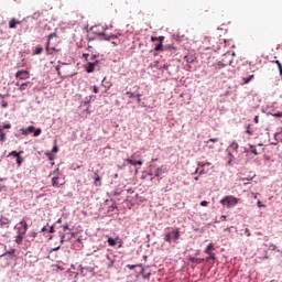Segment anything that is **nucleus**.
Instances as JSON below:
<instances>
[{
    "label": "nucleus",
    "instance_id": "1",
    "mask_svg": "<svg viewBox=\"0 0 282 282\" xmlns=\"http://www.w3.org/2000/svg\"><path fill=\"white\" fill-rule=\"evenodd\" d=\"M63 232H59V241L63 243L64 241H70V239H74V232H72V229H69V225L62 226Z\"/></svg>",
    "mask_w": 282,
    "mask_h": 282
},
{
    "label": "nucleus",
    "instance_id": "2",
    "mask_svg": "<svg viewBox=\"0 0 282 282\" xmlns=\"http://www.w3.org/2000/svg\"><path fill=\"white\" fill-rule=\"evenodd\" d=\"M220 204L223 206H226V208H235L239 204V198L235 196H225L221 200Z\"/></svg>",
    "mask_w": 282,
    "mask_h": 282
},
{
    "label": "nucleus",
    "instance_id": "3",
    "mask_svg": "<svg viewBox=\"0 0 282 282\" xmlns=\"http://www.w3.org/2000/svg\"><path fill=\"white\" fill-rule=\"evenodd\" d=\"M177 239H180V229H174L164 236L166 243H172V241H177Z\"/></svg>",
    "mask_w": 282,
    "mask_h": 282
},
{
    "label": "nucleus",
    "instance_id": "4",
    "mask_svg": "<svg viewBox=\"0 0 282 282\" xmlns=\"http://www.w3.org/2000/svg\"><path fill=\"white\" fill-rule=\"evenodd\" d=\"M51 175H53L52 177V186L54 188H61V186H63V183H61V177L58 175H61V170L56 169L55 171H53V173H51Z\"/></svg>",
    "mask_w": 282,
    "mask_h": 282
},
{
    "label": "nucleus",
    "instance_id": "5",
    "mask_svg": "<svg viewBox=\"0 0 282 282\" xmlns=\"http://www.w3.org/2000/svg\"><path fill=\"white\" fill-rule=\"evenodd\" d=\"M215 246L213 243H209L205 249V254H208L207 258H205V261H215V252H213Z\"/></svg>",
    "mask_w": 282,
    "mask_h": 282
},
{
    "label": "nucleus",
    "instance_id": "6",
    "mask_svg": "<svg viewBox=\"0 0 282 282\" xmlns=\"http://www.w3.org/2000/svg\"><path fill=\"white\" fill-rule=\"evenodd\" d=\"M18 235H26L28 232V220H25V217L21 219L18 227Z\"/></svg>",
    "mask_w": 282,
    "mask_h": 282
},
{
    "label": "nucleus",
    "instance_id": "7",
    "mask_svg": "<svg viewBox=\"0 0 282 282\" xmlns=\"http://www.w3.org/2000/svg\"><path fill=\"white\" fill-rule=\"evenodd\" d=\"M54 36L56 37V33H51L48 36H47V43H46V52L48 54H52L53 52H56V47L52 46V39H54Z\"/></svg>",
    "mask_w": 282,
    "mask_h": 282
},
{
    "label": "nucleus",
    "instance_id": "8",
    "mask_svg": "<svg viewBox=\"0 0 282 282\" xmlns=\"http://www.w3.org/2000/svg\"><path fill=\"white\" fill-rule=\"evenodd\" d=\"M15 78L19 80H28L30 78V72L21 69L15 73Z\"/></svg>",
    "mask_w": 282,
    "mask_h": 282
},
{
    "label": "nucleus",
    "instance_id": "9",
    "mask_svg": "<svg viewBox=\"0 0 282 282\" xmlns=\"http://www.w3.org/2000/svg\"><path fill=\"white\" fill-rule=\"evenodd\" d=\"M228 58V55H225V58H223L221 62H218V69H221V67H227V65H232V59L226 61Z\"/></svg>",
    "mask_w": 282,
    "mask_h": 282
},
{
    "label": "nucleus",
    "instance_id": "10",
    "mask_svg": "<svg viewBox=\"0 0 282 282\" xmlns=\"http://www.w3.org/2000/svg\"><path fill=\"white\" fill-rule=\"evenodd\" d=\"M96 65H98V61L88 62V66L86 68L87 74H91L94 72V69H96Z\"/></svg>",
    "mask_w": 282,
    "mask_h": 282
},
{
    "label": "nucleus",
    "instance_id": "11",
    "mask_svg": "<svg viewBox=\"0 0 282 282\" xmlns=\"http://www.w3.org/2000/svg\"><path fill=\"white\" fill-rule=\"evenodd\" d=\"M17 25H21V21L17 20L14 18L9 21L10 30H14V28H17Z\"/></svg>",
    "mask_w": 282,
    "mask_h": 282
},
{
    "label": "nucleus",
    "instance_id": "12",
    "mask_svg": "<svg viewBox=\"0 0 282 282\" xmlns=\"http://www.w3.org/2000/svg\"><path fill=\"white\" fill-rule=\"evenodd\" d=\"M55 69L61 78H67L68 76H72V74L61 70V66H56Z\"/></svg>",
    "mask_w": 282,
    "mask_h": 282
},
{
    "label": "nucleus",
    "instance_id": "13",
    "mask_svg": "<svg viewBox=\"0 0 282 282\" xmlns=\"http://www.w3.org/2000/svg\"><path fill=\"white\" fill-rule=\"evenodd\" d=\"M111 82L107 80V77H105L101 82V87H105V89H111Z\"/></svg>",
    "mask_w": 282,
    "mask_h": 282
},
{
    "label": "nucleus",
    "instance_id": "14",
    "mask_svg": "<svg viewBox=\"0 0 282 282\" xmlns=\"http://www.w3.org/2000/svg\"><path fill=\"white\" fill-rule=\"evenodd\" d=\"M126 162H128V164H131L132 166H142V161H134L132 159H127Z\"/></svg>",
    "mask_w": 282,
    "mask_h": 282
},
{
    "label": "nucleus",
    "instance_id": "15",
    "mask_svg": "<svg viewBox=\"0 0 282 282\" xmlns=\"http://www.w3.org/2000/svg\"><path fill=\"white\" fill-rule=\"evenodd\" d=\"M15 85L17 87H19V91H25V88L28 87V85H30V82L23 83L21 85L17 83Z\"/></svg>",
    "mask_w": 282,
    "mask_h": 282
},
{
    "label": "nucleus",
    "instance_id": "16",
    "mask_svg": "<svg viewBox=\"0 0 282 282\" xmlns=\"http://www.w3.org/2000/svg\"><path fill=\"white\" fill-rule=\"evenodd\" d=\"M24 237H25V234H18L15 237V243H19V245L22 243Z\"/></svg>",
    "mask_w": 282,
    "mask_h": 282
},
{
    "label": "nucleus",
    "instance_id": "17",
    "mask_svg": "<svg viewBox=\"0 0 282 282\" xmlns=\"http://www.w3.org/2000/svg\"><path fill=\"white\" fill-rule=\"evenodd\" d=\"M141 274L143 279H147V280L151 279V272H147L142 267H141Z\"/></svg>",
    "mask_w": 282,
    "mask_h": 282
},
{
    "label": "nucleus",
    "instance_id": "18",
    "mask_svg": "<svg viewBox=\"0 0 282 282\" xmlns=\"http://www.w3.org/2000/svg\"><path fill=\"white\" fill-rule=\"evenodd\" d=\"M189 261H191L192 263H197V264H199V263H204V261H206V259H204V258H191Z\"/></svg>",
    "mask_w": 282,
    "mask_h": 282
},
{
    "label": "nucleus",
    "instance_id": "19",
    "mask_svg": "<svg viewBox=\"0 0 282 282\" xmlns=\"http://www.w3.org/2000/svg\"><path fill=\"white\" fill-rule=\"evenodd\" d=\"M184 58L186 59L187 67H191V64L195 63V57L194 56L186 55Z\"/></svg>",
    "mask_w": 282,
    "mask_h": 282
},
{
    "label": "nucleus",
    "instance_id": "20",
    "mask_svg": "<svg viewBox=\"0 0 282 282\" xmlns=\"http://www.w3.org/2000/svg\"><path fill=\"white\" fill-rule=\"evenodd\" d=\"M107 259H108V264H107V268L108 269H111V268H113V264L116 263V260H113V259H111L110 257H109V254H107Z\"/></svg>",
    "mask_w": 282,
    "mask_h": 282
},
{
    "label": "nucleus",
    "instance_id": "21",
    "mask_svg": "<svg viewBox=\"0 0 282 282\" xmlns=\"http://www.w3.org/2000/svg\"><path fill=\"white\" fill-rule=\"evenodd\" d=\"M254 78V75H249L248 77H243V85H248V83H250L252 79Z\"/></svg>",
    "mask_w": 282,
    "mask_h": 282
},
{
    "label": "nucleus",
    "instance_id": "22",
    "mask_svg": "<svg viewBox=\"0 0 282 282\" xmlns=\"http://www.w3.org/2000/svg\"><path fill=\"white\" fill-rule=\"evenodd\" d=\"M21 131H26V133H34L35 128L34 126H29L28 128L21 129Z\"/></svg>",
    "mask_w": 282,
    "mask_h": 282
},
{
    "label": "nucleus",
    "instance_id": "23",
    "mask_svg": "<svg viewBox=\"0 0 282 282\" xmlns=\"http://www.w3.org/2000/svg\"><path fill=\"white\" fill-rule=\"evenodd\" d=\"M197 164L198 166H200V169H206V166H213V163L210 162H198Z\"/></svg>",
    "mask_w": 282,
    "mask_h": 282
},
{
    "label": "nucleus",
    "instance_id": "24",
    "mask_svg": "<svg viewBox=\"0 0 282 282\" xmlns=\"http://www.w3.org/2000/svg\"><path fill=\"white\" fill-rule=\"evenodd\" d=\"M155 52H163L164 51V46L162 45V42H160L159 44L155 45L154 47Z\"/></svg>",
    "mask_w": 282,
    "mask_h": 282
},
{
    "label": "nucleus",
    "instance_id": "25",
    "mask_svg": "<svg viewBox=\"0 0 282 282\" xmlns=\"http://www.w3.org/2000/svg\"><path fill=\"white\" fill-rule=\"evenodd\" d=\"M0 142H6V132L0 128Z\"/></svg>",
    "mask_w": 282,
    "mask_h": 282
},
{
    "label": "nucleus",
    "instance_id": "26",
    "mask_svg": "<svg viewBox=\"0 0 282 282\" xmlns=\"http://www.w3.org/2000/svg\"><path fill=\"white\" fill-rule=\"evenodd\" d=\"M98 182H100V175H98V173H95V186H100V183L98 184Z\"/></svg>",
    "mask_w": 282,
    "mask_h": 282
},
{
    "label": "nucleus",
    "instance_id": "27",
    "mask_svg": "<svg viewBox=\"0 0 282 282\" xmlns=\"http://www.w3.org/2000/svg\"><path fill=\"white\" fill-rule=\"evenodd\" d=\"M142 268V264H140V265H138V264H128L127 265V268L129 269V270H135V268Z\"/></svg>",
    "mask_w": 282,
    "mask_h": 282
},
{
    "label": "nucleus",
    "instance_id": "28",
    "mask_svg": "<svg viewBox=\"0 0 282 282\" xmlns=\"http://www.w3.org/2000/svg\"><path fill=\"white\" fill-rule=\"evenodd\" d=\"M34 54L39 55V54H43V48L41 46H36Z\"/></svg>",
    "mask_w": 282,
    "mask_h": 282
},
{
    "label": "nucleus",
    "instance_id": "29",
    "mask_svg": "<svg viewBox=\"0 0 282 282\" xmlns=\"http://www.w3.org/2000/svg\"><path fill=\"white\" fill-rule=\"evenodd\" d=\"M116 239H113V238H111V237H109L108 238V246H116Z\"/></svg>",
    "mask_w": 282,
    "mask_h": 282
},
{
    "label": "nucleus",
    "instance_id": "30",
    "mask_svg": "<svg viewBox=\"0 0 282 282\" xmlns=\"http://www.w3.org/2000/svg\"><path fill=\"white\" fill-rule=\"evenodd\" d=\"M17 164L18 166H21V164H23V158L20 156H17Z\"/></svg>",
    "mask_w": 282,
    "mask_h": 282
},
{
    "label": "nucleus",
    "instance_id": "31",
    "mask_svg": "<svg viewBox=\"0 0 282 282\" xmlns=\"http://www.w3.org/2000/svg\"><path fill=\"white\" fill-rule=\"evenodd\" d=\"M126 94H127L128 98H135V95H137L138 93L127 91Z\"/></svg>",
    "mask_w": 282,
    "mask_h": 282
},
{
    "label": "nucleus",
    "instance_id": "32",
    "mask_svg": "<svg viewBox=\"0 0 282 282\" xmlns=\"http://www.w3.org/2000/svg\"><path fill=\"white\" fill-rule=\"evenodd\" d=\"M41 128H37V129H35V131H33L34 132V138H37V135H41Z\"/></svg>",
    "mask_w": 282,
    "mask_h": 282
},
{
    "label": "nucleus",
    "instance_id": "33",
    "mask_svg": "<svg viewBox=\"0 0 282 282\" xmlns=\"http://www.w3.org/2000/svg\"><path fill=\"white\" fill-rule=\"evenodd\" d=\"M208 173V170L206 167H202V170L198 172L199 175H206Z\"/></svg>",
    "mask_w": 282,
    "mask_h": 282
},
{
    "label": "nucleus",
    "instance_id": "34",
    "mask_svg": "<svg viewBox=\"0 0 282 282\" xmlns=\"http://www.w3.org/2000/svg\"><path fill=\"white\" fill-rule=\"evenodd\" d=\"M10 155H12L13 158H19L21 155V153L17 152V151H12L10 153Z\"/></svg>",
    "mask_w": 282,
    "mask_h": 282
},
{
    "label": "nucleus",
    "instance_id": "35",
    "mask_svg": "<svg viewBox=\"0 0 282 282\" xmlns=\"http://www.w3.org/2000/svg\"><path fill=\"white\" fill-rule=\"evenodd\" d=\"M250 148H251V153H253V155H259V152H257V148H254L253 145H251Z\"/></svg>",
    "mask_w": 282,
    "mask_h": 282
},
{
    "label": "nucleus",
    "instance_id": "36",
    "mask_svg": "<svg viewBox=\"0 0 282 282\" xmlns=\"http://www.w3.org/2000/svg\"><path fill=\"white\" fill-rule=\"evenodd\" d=\"M113 39H118V35L113 34L108 37H106V41H113Z\"/></svg>",
    "mask_w": 282,
    "mask_h": 282
},
{
    "label": "nucleus",
    "instance_id": "37",
    "mask_svg": "<svg viewBox=\"0 0 282 282\" xmlns=\"http://www.w3.org/2000/svg\"><path fill=\"white\" fill-rule=\"evenodd\" d=\"M2 129H12V124L11 123H4L2 126Z\"/></svg>",
    "mask_w": 282,
    "mask_h": 282
},
{
    "label": "nucleus",
    "instance_id": "38",
    "mask_svg": "<svg viewBox=\"0 0 282 282\" xmlns=\"http://www.w3.org/2000/svg\"><path fill=\"white\" fill-rule=\"evenodd\" d=\"M1 107H2V109H6L8 107V101L2 100L1 101Z\"/></svg>",
    "mask_w": 282,
    "mask_h": 282
},
{
    "label": "nucleus",
    "instance_id": "39",
    "mask_svg": "<svg viewBox=\"0 0 282 282\" xmlns=\"http://www.w3.org/2000/svg\"><path fill=\"white\" fill-rule=\"evenodd\" d=\"M275 63H276V65H278V67H279V72H280V74L282 75V66H281V62L276 61Z\"/></svg>",
    "mask_w": 282,
    "mask_h": 282
},
{
    "label": "nucleus",
    "instance_id": "40",
    "mask_svg": "<svg viewBox=\"0 0 282 282\" xmlns=\"http://www.w3.org/2000/svg\"><path fill=\"white\" fill-rule=\"evenodd\" d=\"M141 96H142V95L139 94V93L135 94V98H137L138 102H142V99L140 98Z\"/></svg>",
    "mask_w": 282,
    "mask_h": 282
},
{
    "label": "nucleus",
    "instance_id": "41",
    "mask_svg": "<svg viewBox=\"0 0 282 282\" xmlns=\"http://www.w3.org/2000/svg\"><path fill=\"white\" fill-rule=\"evenodd\" d=\"M209 142H219V139L217 138L209 139L206 143L209 144Z\"/></svg>",
    "mask_w": 282,
    "mask_h": 282
},
{
    "label": "nucleus",
    "instance_id": "42",
    "mask_svg": "<svg viewBox=\"0 0 282 282\" xmlns=\"http://www.w3.org/2000/svg\"><path fill=\"white\" fill-rule=\"evenodd\" d=\"M258 208H265V205L261 204V200L257 202Z\"/></svg>",
    "mask_w": 282,
    "mask_h": 282
},
{
    "label": "nucleus",
    "instance_id": "43",
    "mask_svg": "<svg viewBox=\"0 0 282 282\" xmlns=\"http://www.w3.org/2000/svg\"><path fill=\"white\" fill-rule=\"evenodd\" d=\"M228 155H229L228 164L230 165V164H232V158L234 156H232V153H229Z\"/></svg>",
    "mask_w": 282,
    "mask_h": 282
},
{
    "label": "nucleus",
    "instance_id": "44",
    "mask_svg": "<svg viewBox=\"0 0 282 282\" xmlns=\"http://www.w3.org/2000/svg\"><path fill=\"white\" fill-rule=\"evenodd\" d=\"M52 153H58V145L53 147Z\"/></svg>",
    "mask_w": 282,
    "mask_h": 282
},
{
    "label": "nucleus",
    "instance_id": "45",
    "mask_svg": "<svg viewBox=\"0 0 282 282\" xmlns=\"http://www.w3.org/2000/svg\"><path fill=\"white\" fill-rule=\"evenodd\" d=\"M93 93L98 94V86H93Z\"/></svg>",
    "mask_w": 282,
    "mask_h": 282
},
{
    "label": "nucleus",
    "instance_id": "46",
    "mask_svg": "<svg viewBox=\"0 0 282 282\" xmlns=\"http://www.w3.org/2000/svg\"><path fill=\"white\" fill-rule=\"evenodd\" d=\"M270 248H271V250H276V245L270 243Z\"/></svg>",
    "mask_w": 282,
    "mask_h": 282
},
{
    "label": "nucleus",
    "instance_id": "47",
    "mask_svg": "<svg viewBox=\"0 0 282 282\" xmlns=\"http://www.w3.org/2000/svg\"><path fill=\"white\" fill-rule=\"evenodd\" d=\"M275 118H282V112H278L273 115Z\"/></svg>",
    "mask_w": 282,
    "mask_h": 282
},
{
    "label": "nucleus",
    "instance_id": "48",
    "mask_svg": "<svg viewBox=\"0 0 282 282\" xmlns=\"http://www.w3.org/2000/svg\"><path fill=\"white\" fill-rule=\"evenodd\" d=\"M151 41H152L153 43H155V41H159V37H158V36H151Z\"/></svg>",
    "mask_w": 282,
    "mask_h": 282
},
{
    "label": "nucleus",
    "instance_id": "49",
    "mask_svg": "<svg viewBox=\"0 0 282 282\" xmlns=\"http://www.w3.org/2000/svg\"><path fill=\"white\" fill-rule=\"evenodd\" d=\"M200 206H208V202L202 200V202H200Z\"/></svg>",
    "mask_w": 282,
    "mask_h": 282
},
{
    "label": "nucleus",
    "instance_id": "50",
    "mask_svg": "<svg viewBox=\"0 0 282 282\" xmlns=\"http://www.w3.org/2000/svg\"><path fill=\"white\" fill-rule=\"evenodd\" d=\"M48 232H51V234L56 232V230L54 229V226H52V227L50 228Z\"/></svg>",
    "mask_w": 282,
    "mask_h": 282
},
{
    "label": "nucleus",
    "instance_id": "51",
    "mask_svg": "<svg viewBox=\"0 0 282 282\" xmlns=\"http://www.w3.org/2000/svg\"><path fill=\"white\" fill-rule=\"evenodd\" d=\"M253 120H254L256 124H259V116H256Z\"/></svg>",
    "mask_w": 282,
    "mask_h": 282
},
{
    "label": "nucleus",
    "instance_id": "52",
    "mask_svg": "<svg viewBox=\"0 0 282 282\" xmlns=\"http://www.w3.org/2000/svg\"><path fill=\"white\" fill-rule=\"evenodd\" d=\"M159 42L164 43V36H159Z\"/></svg>",
    "mask_w": 282,
    "mask_h": 282
},
{
    "label": "nucleus",
    "instance_id": "53",
    "mask_svg": "<svg viewBox=\"0 0 282 282\" xmlns=\"http://www.w3.org/2000/svg\"><path fill=\"white\" fill-rule=\"evenodd\" d=\"M162 69H165V70L167 72V69H169V64H164L163 67H162Z\"/></svg>",
    "mask_w": 282,
    "mask_h": 282
},
{
    "label": "nucleus",
    "instance_id": "54",
    "mask_svg": "<svg viewBox=\"0 0 282 282\" xmlns=\"http://www.w3.org/2000/svg\"><path fill=\"white\" fill-rule=\"evenodd\" d=\"M112 45H120V41H112Z\"/></svg>",
    "mask_w": 282,
    "mask_h": 282
},
{
    "label": "nucleus",
    "instance_id": "55",
    "mask_svg": "<svg viewBox=\"0 0 282 282\" xmlns=\"http://www.w3.org/2000/svg\"><path fill=\"white\" fill-rule=\"evenodd\" d=\"M251 195H252L253 199H257V197L259 196V194H257V193H251Z\"/></svg>",
    "mask_w": 282,
    "mask_h": 282
},
{
    "label": "nucleus",
    "instance_id": "56",
    "mask_svg": "<svg viewBox=\"0 0 282 282\" xmlns=\"http://www.w3.org/2000/svg\"><path fill=\"white\" fill-rule=\"evenodd\" d=\"M165 50H175V47L171 46V45H166Z\"/></svg>",
    "mask_w": 282,
    "mask_h": 282
},
{
    "label": "nucleus",
    "instance_id": "57",
    "mask_svg": "<svg viewBox=\"0 0 282 282\" xmlns=\"http://www.w3.org/2000/svg\"><path fill=\"white\" fill-rule=\"evenodd\" d=\"M234 149H239V144L232 143Z\"/></svg>",
    "mask_w": 282,
    "mask_h": 282
},
{
    "label": "nucleus",
    "instance_id": "58",
    "mask_svg": "<svg viewBox=\"0 0 282 282\" xmlns=\"http://www.w3.org/2000/svg\"><path fill=\"white\" fill-rule=\"evenodd\" d=\"M128 193H130V195H132V193H134V191L132 188L128 189Z\"/></svg>",
    "mask_w": 282,
    "mask_h": 282
},
{
    "label": "nucleus",
    "instance_id": "59",
    "mask_svg": "<svg viewBox=\"0 0 282 282\" xmlns=\"http://www.w3.org/2000/svg\"><path fill=\"white\" fill-rule=\"evenodd\" d=\"M45 230H47V227H43V228L41 229V232H45Z\"/></svg>",
    "mask_w": 282,
    "mask_h": 282
},
{
    "label": "nucleus",
    "instance_id": "60",
    "mask_svg": "<svg viewBox=\"0 0 282 282\" xmlns=\"http://www.w3.org/2000/svg\"><path fill=\"white\" fill-rule=\"evenodd\" d=\"M246 133H248V135H252V132H250L249 130H247Z\"/></svg>",
    "mask_w": 282,
    "mask_h": 282
},
{
    "label": "nucleus",
    "instance_id": "61",
    "mask_svg": "<svg viewBox=\"0 0 282 282\" xmlns=\"http://www.w3.org/2000/svg\"><path fill=\"white\" fill-rule=\"evenodd\" d=\"M53 250H61V247H56V248H54Z\"/></svg>",
    "mask_w": 282,
    "mask_h": 282
},
{
    "label": "nucleus",
    "instance_id": "62",
    "mask_svg": "<svg viewBox=\"0 0 282 282\" xmlns=\"http://www.w3.org/2000/svg\"><path fill=\"white\" fill-rule=\"evenodd\" d=\"M84 56H85V58H86V61H87V56H89V54H84Z\"/></svg>",
    "mask_w": 282,
    "mask_h": 282
},
{
    "label": "nucleus",
    "instance_id": "63",
    "mask_svg": "<svg viewBox=\"0 0 282 282\" xmlns=\"http://www.w3.org/2000/svg\"><path fill=\"white\" fill-rule=\"evenodd\" d=\"M194 180L197 182L199 180V176H196Z\"/></svg>",
    "mask_w": 282,
    "mask_h": 282
},
{
    "label": "nucleus",
    "instance_id": "64",
    "mask_svg": "<svg viewBox=\"0 0 282 282\" xmlns=\"http://www.w3.org/2000/svg\"><path fill=\"white\" fill-rule=\"evenodd\" d=\"M195 173H199V167L196 169Z\"/></svg>",
    "mask_w": 282,
    "mask_h": 282
}]
</instances>
